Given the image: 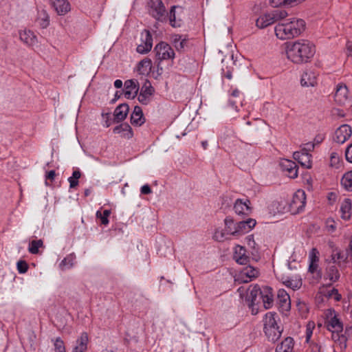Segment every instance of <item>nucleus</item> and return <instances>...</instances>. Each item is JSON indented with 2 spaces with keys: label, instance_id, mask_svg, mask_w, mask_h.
Masks as SVG:
<instances>
[{
  "label": "nucleus",
  "instance_id": "1",
  "mask_svg": "<svg viewBox=\"0 0 352 352\" xmlns=\"http://www.w3.org/2000/svg\"><path fill=\"white\" fill-rule=\"evenodd\" d=\"M237 291L241 298H243L246 292L248 293L245 300L248 302L250 307L258 305L261 301L266 309L271 308L273 305L274 298L272 289L270 287L263 286L260 287L258 285H255L254 286L250 285L248 289L243 287H240Z\"/></svg>",
  "mask_w": 352,
  "mask_h": 352
},
{
  "label": "nucleus",
  "instance_id": "2",
  "mask_svg": "<svg viewBox=\"0 0 352 352\" xmlns=\"http://www.w3.org/2000/svg\"><path fill=\"white\" fill-rule=\"evenodd\" d=\"M316 53L315 45L305 39L287 43V59L296 64L307 63Z\"/></svg>",
  "mask_w": 352,
  "mask_h": 352
},
{
  "label": "nucleus",
  "instance_id": "3",
  "mask_svg": "<svg viewBox=\"0 0 352 352\" xmlns=\"http://www.w3.org/2000/svg\"><path fill=\"white\" fill-rule=\"evenodd\" d=\"M149 13L157 21L163 22L166 20L168 16L170 24L173 27H180L182 21H176L175 9L179 8L177 6H173L169 13L166 12V8L162 0H149L148 2Z\"/></svg>",
  "mask_w": 352,
  "mask_h": 352
},
{
  "label": "nucleus",
  "instance_id": "4",
  "mask_svg": "<svg viewBox=\"0 0 352 352\" xmlns=\"http://www.w3.org/2000/svg\"><path fill=\"white\" fill-rule=\"evenodd\" d=\"M263 331L267 338L272 341H277L283 330L284 327L280 324L277 314L274 312H268L265 315L263 320Z\"/></svg>",
  "mask_w": 352,
  "mask_h": 352
},
{
  "label": "nucleus",
  "instance_id": "5",
  "mask_svg": "<svg viewBox=\"0 0 352 352\" xmlns=\"http://www.w3.org/2000/svg\"><path fill=\"white\" fill-rule=\"evenodd\" d=\"M154 52H155L156 61L160 62L162 60H173L175 55L170 45L163 41L155 45Z\"/></svg>",
  "mask_w": 352,
  "mask_h": 352
},
{
  "label": "nucleus",
  "instance_id": "6",
  "mask_svg": "<svg viewBox=\"0 0 352 352\" xmlns=\"http://www.w3.org/2000/svg\"><path fill=\"white\" fill-rule=\"evenodd\" d=\"M306 196L302 190H298L293 195L289 204V212L292 214H296L302 212L305 206Z\"/></svg>",
  "mask_w": 352,
  "mask_h": 352
},
{
  "label": "nucleus",
  "instance_id": "7",
  "mask_svg": "<svg viewBox=\"0 0 352 352\" xmlns=\"http://www.w3.org/2000/svg\"><path fill=\"white\" fill-rule=\"evenodd\" d=\"M287 39L300 36L305 30V22L301 19H287Z\"/></svg>",
  "mask_w": 352,
  "mask_h": 352
},
{
  "label": "nucleus",
  "instance_id": "8",
  "mask_svg": "<svg viewBox=\"0 0 352 352\" xmlns=\"http://www.w3.org/2000/svg\"><path fill=\"white\" fill-rule=\"evenodd\" d=\"M141 43L137 46L136 51L141 54L149 52L153 47V37L149 30H144L141 33Z\"/></svg>",
  "mask_w": 352,
  "mask_h": 352
},
{
  "label": "nucleus",
  "instance_id": "9",
  "mask_svg": "<svg viewBox=\"0 0 352 352\" xmlns=\"http://www.w3.org/2000/svg\"><path fill=\"white\" fill-rule=\"evenodd\" d=\"M250 205V201L248 199H237L234 203L233 210L236 214L243 218L252 213V208Z\"/></svg>",
  "mask_w": 352,
  "mask_h": 352
},
{
  "label": "nucleus",
  "instance_id": "10",
  "mask_svg": "<svg viewBox=\"0 0 352 352\" xmlns=\"http://www.w3.org/2000/svg\"><path fill=\"white\" fill-rule=\"evenodd\" d=\"M155 92V89L151 85L150 81L146 80L140 89L138 96V101L142 104H148Z\"/></svg>",
  "mask_w": 352,
  "mask_h": 352
},
{
  "label": "nucleus",
  "instance_id": "11",
  "mask_svg": "<svg viewBox=\"0 0 352 352\" xmlns=\"http://www.w3.org/2000/svg\"><path fill=\"white\" fill-rule=\"evenodd\" d=\"M318 74L312 69H306L300 78V85L302 87H315L317 85Z\"/></svg>",
  "mask_w": 352,
  "mask_h": 352
},
{
  "label": "nucleus",
  "instance_id": "12",
  "mask_svg": "<svg viewBox=\"0 0 352 352\" xmlns=\"http://www.w3.org/2000/svg\"><path fill=\"white\" fill-rule=\"evenodd\" d=\"M258 271L257 269L252 266H247L239 272L235 280L239 283H249L253 278H256L258 276Z\"/></svg>",
  "mask_w": 352,
  "mask_h": 352
},
{
  "label": "nucleus",
  "instance_id": "13",
  "mask_svg": "<svg viewBox=\"0 0 352 352\" xmlns=\"http://www.w3.org/2000/svg\"><path fill=\"white\" fill-rule=\"evenodd\" d=\"M124 96L127 99H133L139 90L138 82L136 80H127L124 82Z\"/></svg>",
  "mask_w": 352,
  "mask_h": 352
},
{
  "label": "nucleus",
  "instance_id": "14",
  "mask_svg": "<svg viewBox=\"0 0 352 352\" xmlns=\"http://www.w3.org/2000/svg\"><path fill=\"white\" fill-rule=\"evenodd\" d=\"M351 134V126L348 124H343L336 131L334 140L339 144H343L349 139Z\"/></svg>",
  "mask_w": 352,
  "mask_h": 352
},
{
  "label": "nucleus",
  "instance_id": "15",
  "mask_svg": "<svg viewBox=\"0 0 352 352\" xmlns=\"http://www.w3.org/2000/svg\"><path fill=\"white\" fill-rule=\"evenodd\" d=\"M348 96L349 90L346 85L342 83L338 84L334 96L336 102L340 105H343L347 101Z\"/></svg>",
  "mask_w": 352,
  "mask_h": 352
},
{
  "label": "nucleus",
  "instance_id": "16",
  "mask_svg": "<svg viewBox=\"0 0 352 352\" xmlns=\"http://www.w3.org/2000/svg\"><path fill=\"white\" fill-rule=\"evenodd\" d=\"M327 328L329 331L332 332V338H335V333H342L343 330V324L338 318L336 315L331 317L326 322Z\"/></svg>",
  "mask_w": 352,
  "mask_h": 352
},
{
  "label": "nucleus",
  "instance_id": "17",
  "mask_svg": "<svg viewBox=\"0 0 352 352\" xmlns=\"http://www.w3.org/2000/svg\"><path fill=\"white\" fill-rule=\"evenodd\" d=\"M20 40L28 47H34L38 43L37 37L34 33L30 30H23L19 32Z\"/></svg>",
  "mask_w": 352,
  "mask_h": 352
},
{
  "label": "nucleus",
  "instance_id": "18",
  "mask_svg": "<svg viewBox=\"0 0 352 352\" xmlns=\"http://www.w3.org/2000/svg\"><path fill=\"white\" fill-rule=\"evenodd\" d=\"M294 159L302 166L307 168H311L312 166L311 155L308 153H303L302 151H296L293 154Z\"/></svg>",
  "mask_w": 352,
  "mask_h": 352
},
{
  "label": "nucleus",
  "instance_id": "19",
  "mask_svg": "<svg viewBox=\"0 0 352 352\" xmlns=\"http://www.w3.org/2000/svg\"><path fill=\"white\" fill-rule=\"evenodd\" d=\"M256 221L254 219L249 218L245 221L237 222V234L238 236L249 232L255 227Z\"/></svg>",
  "mask_w": 352,
  "mask_h": 352
},
{
  "label": "nucleus",
  "instance_id": "20",
  "mask_svg": "<svg viewBox=\"0 0 352 352\" xmlns=\"http://www.w3.org/2000/svg\"><path fill=\"white\" fill-rule=\"evenodd\" d=\"M340 272L336 264L329 262L325 269L324 277L331 283L338 281L340 278Z\"/></svg>",
  "mask_w": 352,
  "mask_h": 352
},
{
  "label": "nucleus",
  "instance_id": "21",
  "mask_svg": "<svg viewBox=\"0 0 352 352\" xmlns=\"http://www.w3.org/2000/svg\"><path fill=\"white\" fill-rule=\"evenodd\" d=\"M52 7L59 15L66 14L71 9L67 0H50Z\"/></svg>",
  "mask_w": 352,
  "mask_h": 352
},
{
  "label": "nucleus",
  "instance_id": "22",
  "mask_svg": "<svg viewBox=\"0 0 352 352\" xmlns=\"http://www.w3.org/2000/svg\"><path fill=\"white\" fill-rule=\"evenodd\" d=\"M131 124L135 126H141L145 122V118L143 115L142 109L139 106H135L131 115Z\"/></svg>",
  "mask_w": 352,
  "mask_h": 352
},
{
  "label": "nucleus",
  "instance_id": "23",
  "mask_svg": "<svg viewBox=\"0 0 352 352\" xmlns=\"http://www.w3.org/2000/svg\"><path fill=\"white\" fill-rule=\"evenodd\" d=\"M245 249L241 245H236L234 248V258L240 265H246L249 261V257L245 254Z\"/></svg>",
  "mask_w": 352,
  "mask_h": 352
},
{
  "label": "nucleus",
  "instance_id": "24",
  "mask_svg": "<svg viewBox=\"0 0 352 352\" xmlns=\"http://www.w3.org/2000/svg\"><path fill=\"white\" fill-rule=\"evenodd\" d=\"M115 133L120 134L122 137L130 139L133 137V133L131 127L128 123L124 122L113 129Z\"/></svg>",
  "mask_w": 352,
  "mask_h": 352
},
{
  "label": "nucleus",
  "instance_id": "25",
  "mask_svg": "<svg viewBox=\"0 0 352 352\" xmlns=\"http://www.w3.org/2000/svg\"><path fill=\"white\" fill-rule=\"evenodd\" d=\"M129 107L127 104L123 103L118 105L113 113L115 120L117 122H121L124 120L129 113Z\"/></svg>",
  "mask_w": 352,
  "mask_h": 352
},
{
  "label": "nucleus",
  "instance_id": "26",
  "mask_svg": "<svg viewBox=\"0 0 352 352\" xmlns=\"http://www.w3.org/2000/svg\"><path fill=\"white\" fill-rule=\"evenodd\" d=\"M351 201L350 199L346 198L341 203L340 212L341 217L344 220H349L351 217Z\"/></svg>",
  "mask_w": 352,
  "mask_h": 352
},
{
  "label": "nucleus",
  "instance_id": "27",
  "mask_svg": "<svg viewBox=\"0 0 352 352\" xmlns=\"http://www.w3.org/2000/svg\"><path fill=\"white\" fill-rule=\"evenodd\" d=\"M88 336L82 333L76 341V345L72 352H85L87 349Z\"/></svg>",
  "mask_w": 352,
  "mask_h": 352
},
{
  "label": "nucleus",
  "instance_id": "28",
  "mask_svg": "<svg viewBox=\"0 0 352 352\" xmlns=\"http://www.w3.org/2000/svg\"><path fill=\"white\" fill-rule=\"evenodd\" d=\"M274 22V16L270 14H265L261 16L256 21V25L260 28L263 29Z\"/></svg>",
  "mask_w": 352,
  "mask_h": 352
},
{
  "label": "nucleus",
  "instance_id": "29",
  "mask_svg": "<svg viewBox=\"0 0 352 352\" xmlns=\"http://www.w3.org/2000/svg\"><path fill=\"white\" fill-rule=\"evenodd\" d=\"M36 22L41 28H46L50 25V16L45 10L38 11Z\"/></svg>",
  "mask_w": 352,
  "mask_h": 352
},
{
  "label": "nucleus",
  "instance_id": "30",
  "mask_svg": "<svg viewBox=\"0 0 352 352\" xmlns=\"http://www.w3.org/2000/svg\"><path fill=\"white\" fill-rule=\"evenodd\" d=\"M225 229L227 234L232 236H238L237 234V222H234L232 218L227 217L225 220Z\"/></svg>",
  "mask_w": 352,
  "mask_h": 352
},
{
  "label": "nucleus",
  "instance_id": "31",
  "mask_svg": "<svg viewBox=\"0 0 352 352\" xmlns=\"http://www.w3.org/2000/svg\"><path fill=\"white\" fill-rule=\"evenodd\" d=\"M173 44L177 51H183L187 45V39L183 38L182 35L175 34L173 37Z\"/></svg>",
  "mask_w": 352,
  "mask_h": 352
},
{
  "label": "nucleus",
  "instance_id": "32",
  "mask_svg": "<svg viewBox=\"0 0 352 352\" xmlns=\"http://www.w3.org/2000/svg\"><path fill=\"white\" fill-rule=\"evenodd\" d=\"M75 256L74 254L67 255L59 264L61 270H66L72 268L74 265Z\"/></svg>",
  "mask_w": 352,
  "mask_h": 352
},
{
  "label": "nucleus",
  "instance_id": "33",
  "mask_svg": "<svg viewBox=\"0 0 352 352\" xmlns=\"http://www.w3.org/2000/svg\"><path fill=\"white\" fill-rule=\"evenodd\" d=\"M341 184L347 191H352V170L346 172L343 175Z\"/></svg>",
  "mask_w": 352,
  "mask_h": 352
},
{
  "label": "nucleus",
  "instance_id": "34",
  "mask_svg": "<svg viewBox=\"0 0 352 352\" xmlns=\"http://www.w3.org/2000/svg\"><path fill=\"white\" fill-rule=\"evenodd\" d=\"M302 285V280L300 276H292L287 279V287L292 288L293 290L299 289Z\"/></svg>",
  "mask_w": 352,
  "mask_h": 352
},
{
  "label": "nucleus",
  "instance_id": "35",
  "mask_svg": "<svg viewBox=\"0 0 352 352\" xmlns=\"http://www.w3.org/2000/svg\"><path fill=\"white\" fill-rule=\"evenodd\" d=\"M298 167L297 164L292 161L287 160V177L294 179L298 177Z\"/></svg>",
  "mask_w": 352,
  "mask_h": 352
},
{
  "label": "nucleus",
  "instance_id": "36",
  "mask_svg": "<svg viewBox=\"0 0 352 352\" xmlns=\"http://www.w3.org/2000/svg\"><path fill=\"white\" fill-rule=\"evenodd\" d=\"M276 36L280 40L286 38V25L284 23H279L274 29Z\"/></svg>",
  "mask_w": 352,
  "mask_h": 352
},
{
  "label": "nucleus",
  "instance_id": "37",
  "mask_svg": "<svg viewBox=\"0 0 352 352\" xmlns=\"http://www.w3.org/2000/svg\"><path fill=\"white\" fill-rule=\"evenodd\" d=\"M43 246V242L41 239L33 240L30 242L28 246V251L32 254H36L38 253L39 248Z\"/></svg>",
  "mask_w": 352,
  "mask_h": 352
},
{
  "label": "nucleus",
  "instance_id": "38",
  "mask_svg": "<svg viewBox=\"0 0 352 352\" xmlns=\"http://www.w3.org/2000/svg\"><path fill=\"white\" fill-rule=\"evenodd\" d=\"M80 177L81 172L79 170H75L72 173V175L68 178L70 188H74L78 185V179Z\"/></svg>",
  "mask_w": 352,
  "mask_h": 352
},
{
  "label": "nucleus",
  "instance_id": "39",
  "mask_svg": "<svg viewBox=\"0 0 352 352\" xmlns=\"http://www.w3.org/2000/svg\"><path fill=\"white\" fill-rule=\"evenodd\" d=\"M228 234H227V232L226 231V229H217L213 234V239L219 242H223L225 240L228 239Z\"/></svg>",
  "mask_w": 352,
  "mask_h": 352
},
{
  "label": "nucleus",
  "instance_id": "40",
  "mask_svg": "<svg viewBox=\"0 0 352 352\" xmlns=\"http://www.w3.org/2000/svg\"><path fill=\"white\" fill-rule=\"evenodd\" d=\"M286 296V292L284 289H279L277 293V298L280 302L279 309L280 311L284 312L286 309H285V303L286 302V299L285 296Z\"/></svg>",
  "mask_w": 352,
  "mask_h": 352
},
{
  "label": "nucleus",
  "instance_id": "41",
  "mask_svg": "<svg viewBox=\"0 0 352 352\" xmlns=\"http://www.w3.org/2000/svg\"><path fill=\"white\" fill-rule=\"evenodd\" d=\"M111 214V211L109 210H104L102 213L100 211H97L96 216L98 219L100 220L102 224L106 226L109 223L108 217Z\"/></svg>",
  "mask_w": 352,
  "mask_h": 352
},
{
  "label": "nucleus",
  "instance_id": "42",
  "mask_svg": "<svg viewBox=\"0 0 352 352\" xmlns=\"http://www.w3.org/2000/svg\"><path fill=\"white\" fill-rule=\"evenodd\" d=\"M54 342V352H66L64 342L60 338L52 340Z\"/></svg>",
  "mask_w": 352,
  "mask_h": 352
},
{
  "label": "nucleus",
  "instance_id": "43",
  "mask_svg": "<svg viewBox=\"0 0 352 352\" xmlns=\"http://www.w3.org/2000/svg\"><path fill=\"white\" fill-rule=\"evenodd\" d=\"M340 333H335V338H333L336 342H338L341 348L345 349L346 347L347 338L345 334Z\"/></svg>",
  "mask_w": 352,
  "mask_h": 352
},
{
  "label": "nucleus",
  "instance_id": "44",
  "mask_svg": "<svg viewBox=\"0 0 352 352\" xmlns=\"http://www.w3.org/2000/svg\"><path fill=\"white\" fill-rule=\"evenodd\" d=\"M319 254V252L316 248H312L309 254V263H318Z\"/></svg>",
  "mask_w": 352,
  "mask_h": 352
},
{
  "label": "nucleus",
  "instance_id": "45",
  "mask_svg": "<svg viewBox=\"0 0 352 352\" xmlns=\"http://www.w3.org/2000/svg\"><path fill=\"white\" fill-rule=\"evenodd\" d=\"M139 69L140 67L145 68V71H150L152 67V61L148 58H145L142 60L138 64Z\"/></svg>",
  "mask_w": 352,
  "mask_h": 352
},
{
  "label": "nucleus",
  "instance_id": "46",
  "mask_svg": "<svg viewBox=\"0 0 352 352\" xmlns=\"http://www.w3.org/2000/svg\"><path fill=\"white\" fill-rule=\"evenodd\" d=\"M17 270L20 274L25 273L28 270V265L25 261H19L17 262Z\"/></svg>",
  "mask_w": 352,
  "mask_h": 352
},
{
  "label": "nucleus",
  "instance_id": "47",
  "mask_svg": "<svg viewBox=\"0 0 352 352\" xmlns=\"http://www.w3.org/2000/svg\"><path fill=\"white\" fill-rule=\"evenodd\" d=\"M327 296L329 298H333L336 301H340L342 298L341 294L338 293V289H332L331 291L328 292Z\"/></svg>",
  "mask_w": 352,
  "mask_h": 352
},
{
  "label": "nucleus",
  "instance_id": "48",
  "mask_svg": "<svg viewBox=\"0 0 352 352\" xmlns=\"http://www.w3.org/2000/svg\"><path fill=\"white\" fill-rule=\"evenodd\" d=\"M315 325L314 322H309L307 325L306 329V342H309V340L312 336L313 333V329L314 328Z\"/></svg>",
  "mask_w": 352,
  "mask_h": 352
},
{
  "label": "nucleus",
  "instance_id": "49",
  "mask_svg": "<svg viewBox=\"0 0 352 352\" xmlns=\"http://www.w3.org/2000/svg\"><path fill=\"white\" fill-rule=\"evenodd\" d=\"M315 147V144L313 142H308L305 144H303L302 149L300 151L303 153H309L312 151H314Z\"/></svg>",
  "mask_w": 352,
  "mask_h": 352
},
{
  "label": "nucleus",
  "instance_id": "50",
  "mask_svg": "<svg viewBox=\"0 0 352 352\" xmlns=\"http://www.w3.org/2000/svg\"><path fill=\"white\" fill-rule=\"evenodd\" d=\"M274 16V21L278 19H283L286 17V11L285 10H276L272 14Z\"/></svg>",
  "mask_w": 352,
  "mask_h": 352
},
{
  "label": "nucleus",
  "instance_id": "51",
  "mask_svg": "<svg viewBox=\"0 0 352 352\" xmlns=\"http://www.w3.org/2000/svg\"><path fill=\"white\" fill-rule=\"evenodd\" d=\"M342 258V256H341L340 252L336 251H333V252L331 254V263L336 264V263L340 262V261Z\"/></svg>",
  "mask_w": 352,
  "mask_h": 352
},
{
  "label": "nucleus",
  "instance_id": "52",
  "mask_svg": "<svg viewBox=\"0 0 352 352\" xmlns=\"http://www.w3.org/2000/svg\"><path fill=\"white\" fill-rule=\"evenodd\" d=\"M326 227L329 232H334L336 229V223L332 219H328L327 221Z\"/></svg>",
  "mask_w": 352,
  "mask_h": 352
},
{
  "label": "nucleus",
  "instance_id": "53",
  "mask_svg": "<svg viewBox=\"0 0 352 352\" xmlns=\"http://www.w3.org/2000/svg\"><path fill=\"white\" fill-rule=\"evenodd\" d=\"M346 160L352 163V144H351L346 149L345 151Z\"/></svg>",
  "mask_w": 352,
  "mask_h": 352
},
{
  "label": "nucleus",
  "instance_id": "54",
  "mask_svg": "<svg viewBox=\"0 0 352 352\" xmlns=\"http://www.w3.org/2000/svg\"><path fill=\"white\" fill-rule=\"evenodd\" d=\"M272 207L274 208H276L277 210V212L278 213H283L284 212V209H285V206L283 204H280L279 202H274L272 205Z\"/></svg>",
  "mask_w": 352,
  "mask_h": 352
},
{
  "label": "nucleus",
  "instance_id": "55",
  "mask_svg": "<svg viewBox=\"0 0 352 352\" xmlns=\"http://www.w3.org/2000/svg\"><path fill=\"white\" fill-rule=\"evenodd\" d=\"M270 2L271 6L274 8L286 4V0H270Z\"/></svg>",
  "mask_w": 352,
  "mask_h": 352
},
{
  "label": "nucleus",
  "instance_id": "56",
  "mask_svg": "<svg viewBox=\"0 0 352 352\" xmlns=\"http://www.w3.org/2000/svg\"><path fill=\"white\" fill-rule=\"evenodd\" d=\"M339 163V156L336 153H332L331 154V165L336 166Z\"/></svg>",
  "mask_w": 352,
  "mask_h": 352
},
{
  "label": "nucleus",
  "instance_id": "57",
  "mask_svg": "<svg viewBox=\"0 0 352 352\" xmlns=\"http://www.w3.org/2000/svg\"><path fill=\"white\" fill-rule=\"evenodd\" d=\"M140 192L143 195H148L151 193L152 190L148 184H145L141 187Z\"/></svg>",
  "mask_w": 352,
  "mask_h": 352
},
{
  "label": "nucleus",
  "instance_id": "58",
  "mask_svg": "<svg viewBox=\"0 0 352 352\" xmlns=\"http://www.w3.org/2000/svg\"><path fill=\"white\" fill-rule=\"evenodd\" d=\"M286 340V338L284 339L278 346H276L275 352H286V345L284 344V341Z\"/></svg>",
  "mask_w": 352,
  "mask_h": 352
},
{
  "label": "nucleus",
  "instance_id": "59",
  "mask_svg": "<svg viewBox=\"0 0 352 352\" xmlns=\"http://www.w3.org/2000/svg\"><path fill=\"white\" fill-rule=\"evenodd\" d=\"M318 268V263H309V272L311 273H314L317 271Z\"/></svg>",
  "mask_w": 352,
  "mask_h": 352
},
{
  "label": "nucleus",
  "instance_id": "60",
  "mask_svg": "<svg viewBox=\"0 0 352 352\" xmlns=\"http://www.w3.org/2000/svg\"><path fill=\"white\" fill-rule=\"evenodd\" d=\"M305 1V0H287V6H296Z\"/></svg>",
  "mask_w": 352,
  "mask_h": 352
},
{
  "label": "nucleus",
  "instance_id": "61",
  "mask_svg": "<svg viewBox=\"0 0 352 352\" xmlns=\"http://www.w3.org/2000/svg\"><path fill=\"white\" fill-rule=\"evenodd\" d=\"M55 176H56L55 170H52L49 171L48 173H47L45 177H46V179H50V181L52 182L54 179Z\"/></svg>",
  "mask_w": 352,
  "mask_h": 352
},
{
  "label": "nucleus",
  "instance_id": "62",
  "mask_svg": "<svg viewBox=\"0 0 352 352\" xmlns=\"http://www.w3.org/2000/svg\"><path fill=\"white\" fill-rule=\"evenodd\" d=\"M228 103H229V105L232 108H233L235 110H237V105H236L237 101L236 100H232L230 98V99H229Z\"/></svg>",
  "mask_w": 352,
  "mask_h": 352
},
{
  "label": "nucleus",
  "instance_id": "63",
  "mask_svg": "<svg viewBox=\"0 0 352 352\" xmlns=\"http://www.w3.org/2000/svg\"><path fill=\"white\" fill-rule=\"evenodd\" d=\"M346 48L348 52V56L352 57V43L348 42L346 44Z\"/></svg>",
  "mask_w": 352,
  "mask_h": 352
},
{
  "label": "nucleus",
  "instance_id": "64",
  "mask_svg": "<svg viewBox=\"0 0 352 352\" xmlns=\"http://www.w3.org/2000/svg\"><path fill=\"white\" fill-rule=\"evenodd\" d=\"M352 258V237L350 241L349 248L347 250V257Z\"/></svg>",
  "mask_w": 352,
  "mask_h": 352
}]
</instances>
